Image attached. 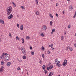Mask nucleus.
I'll use <instances>...</instances> for the list:
<instances>
[{
  "label": "nucleus",
  "mask_w": 76,
  "mask_h": 76,
  "mask_svg": "<svg viewBox=\"0 0 76 76\" xmlns=\"http://www.w3.org/2000/svg\"><path fill=\"white\" fill-rule=\"evenodd\" d=\"M20 29L21 30H23V25H21Z\"/></svg>",
  "instance_id": "12"
},
{
  "label": "nucleus",
  "mask_w": 76,
  "mask_h": 76,
  "mask_svg": "<svg viewBox=\"0 0 76 76\" xmlns=\"http://www.w3.org/2000/svg\"><path fill=\"white\" fill-rule=\"evenodd\" d=\"M50 17H51L52 18H53V15H52L51 14H50Z\"/></svg>",
  "instance_id": "30"
},
{
  "label": "nucleus",
  "mask_w": 76,
  "mask_h": 76,
  "mask_svg": "<svg viewBox=\"0 0 76 76\" xmlns=\"http://www.w3.org/2000/svg\"><path fill=\"white\" fill-rule=\"evenodd\" d=\"M75 15H76V12H75Z\"/></svg>",
  "instance_id": "57"
},
{
  "label": "nucleus",
  "mask_w": 76,
  "mask_h": 76,
  "mask_svg": "<svg viewBox=\"0 0 76 76\" xmlns=\"http://www.w3.org/2000/svg\"><path fill=\"white\" fill-rule=\"evenodd\" d=\"M12 4H15V3H14V2H12Z\"/></svg>",
  "instance_id": "55"
},
{
  "label": "nucleus",
  "mask_w": 76,
  "mask_h": 76,
  "mask_svg": "<svg viewBox=\"0 0 76 76\" xmlns=\"http://www.w3.org/2000/svg\"><path fill=\"white\" fill-rule=\"evenodd\" d=\"M12 35H11V34H10V33L9 34V36H10H10H11Z\"/></svg>",
  "instance_id": "54"
},
{
  "label": "nucleus",
  "mask_w": 76,
  "mask_h": 76,
  "mask_svg": "<svg viewBox=\"0 0 76 76\" xmlns=\"http://www.w3.org/2000/svg\"><path fill=\"white\" fill-rule=\"evenodd\" d=\"M76 15H74L73 16V18H75V17H76Z\"/></svg>",
  "instance_id": "45"
},
{
  "label": "nucleus",
  "mask_w": 76,
  "mask_h": 76,
  "mask_svg": "<svg viewBox=\"0 0 76 76\" xmlns=\"http://www.w3.org/2000/svg\"><path fill=\"white\" fill-rule=\"evenodd\" d=\"M56 6H58V5H57V4H56Z\"/></svg>",
  "instance_id": "58"
},
{
  "label": "nucleus",
  "mask_w": 76,
  "mask_h": 76,
  "mask_svg": "<svg viewBox=\"0 0 76 76\" xmlns=\"http://www.w3.org/2000/svg\"><path fill=\"white\" fill-rule=\"evenodd\" d=\"M7 11V15L8 16H9L10 14L11 13V12H12V7H8Z\"/></svg>",
  "instance_id": "1"
},
{
  "label": "nucleus",
  "mask_w": 76,
  "mask_h": 76,
  "mask_svg": "<svg viewBox=\"0 0 76 76\" xmlns=\"http://www.w3.org/2000/svg\"><path fill=\"white\" fill-rule=\"evenodd\" d=\"M58 61H58L57 62H56V63H58Z\"/></svg>",
  "instance_id": "61"
},
{
  "label": "nucleus",
  "mask_w": 76,
  "mask_h": 76,
  "mask_svg": "<svg viewBox=\"0 0 76 76\" xmlns=\"http://www.w3.org/2000/svg\"><path fill=\"white\" fill-rule=\"evenodd\" d=\"M62 13H63V14H64V11H63L62 12Z\"/></svg>",
  "instance_id": "56"
},
{
  "label": "nucleus",
  "mask_w": 76,
  "mask_h": 76,
  "mask_svg": "<svg viewBox=\"0 0 76 76\" xmlns=\"http://www.w3.org/2000/svg\"><path fill=\"white\" fill-rule=\"evenodd\" d=\"M19 49L20 50V48Z\"/></svg>",
  "instance_id": "63"
},
{
  "label": "nucleus",
  "mask_w": 76,
  "mask_h": 76,
  "mask_svg": "<svg viewBox=\"0 0 76 76\" xmlns=\"http://www.w3.org/2000/svg\"><path fill=\"white\" fill-rule=\"evenodd\" d=\"M52 50L53 51H54V48H52Z\"/></svg>",
  "instance_id": "47"
},
{
  "label": "nucleus",
  "mask_w": 76,
  "mask_h": 76,
  "mask_svg": "<svg viewBox=\"0 0 76 76\" xmlns=\"http://www.w3.org/2000/svg\"><path fill=\"white\" fill-rule=\"evenodd\" d=\"M42 50H44V47L43 46L42 47Z\"/></svg>",
  "instance_id": "34"
},
{
  "label": "nucleus",
  "mask_w": 76,
  "mask_h": 76,
  "mask_svg": "<svg viewBox=\"0 0 76 76\" xmlns=\"http://www.w3.org/2000/svg\"><path fill=\"white\" fill-rule=\"evenodd\" d=\"M70 51H72L73 50V49L71 48L70 49Z\"/></svg>",
  "instance_id": "44"
},
{
  "label": "nucleus",
  "mask_w": 76,
  "mask_h": 76,
  "mask_svg": "<svg viewBox=\"0 0 76 76\" xmlns=\"http://www.w3.org/2000/svg\"><path fill=\"white\" fill-rule=\"evenodd\" d=\"M68 28H70V26H68Z\"/></svg>",
  "instance_id": "51"
},
{
  "label": "nucleus",
  "mask_w": 76,
  "mask_h": 76,
  "mask_svg": "<svg viewBox=\"0 0 76 76\" xmlns=\"http://www.w3.org/2000/svg\"><path fill=\"white\" fill-rule=\"evenodd\" d=\"M51 47L50 45H49V47Z\"/></svg>",
  "instance_id": "60"
},
{
  "label": "nucleus",
  "mask_w": 76,
  "mask_h": 76,
  "mask_svg": "<svg viewBox=\"0 0 76 76\" xmlns=\"http://www.w3.org/2000/svg\"><path fill=\"white\" fill-rule=\"evenodd\" d=\"M13 16L12 15V14H11L10 16L8 17V19H10L11 18H13Z\"/></svg>",
  "instance_id": "7"
},
{
  "label": "nucleus",
  "mask_w": 76,
  "mask_h": 76,
  "mask_svg": "<svg viewBox=\"0 0 76 76\" xmlns=\"http://www.w3.org/2000/svg\"><path fill=\"white\" fill-rule=\"evenodd\" d=\"M49 67L50 69L51 70V69H53V66L52 65H51Z\"/></svg>",
  "instance_id": "16"
},
{
  "label": "nucleus",
  "mask_w": 76,
  "mask_h": 76,
  "mask_svg": "<svg viewBox=\"0 0 76 76\" xmlns=\"http://www.w3.org/2000/svg\"><path fill=\"white\" fill-rule=\"evenodd\" d=\"M42 56L43 57V58H44V54H42Z\"/></svg>",
  "instance_id": "35"
},
{
  "label": "nucleus",
  "mask_w": 76,
  "mask_h": 76,
  "mask_svg": "<svg viewBox=\"0 0 76 76\" xmlns=\"http://www.w3.org/2000/svg\"><path fill=\"white\" fill-rule=\"evenodd\" d=\"M14 6H15V7H16V4H14Z\"/></svg>",
  "instance_id": "53"
},
{
  "label": "nucleus",
  "mask_w": 76,
  "mask_h": 76,
  "mask_svg": "<svg viewBox=\"0 0 76 76\" xmlns=\"http://www.w3.org/2000/svg\"><path fill=\"white\" fill-rule=\"evenodd\" d=\"M4 21H3L2 20H0V23H2V24H4Z\"/></svg>",
  "instance_id": "11"
},
{
  "label": "nucleus",
  "mask_w": 76,
  "mask_h": 76,
  "mask_svg": "<svg viewBox=\"0 0 76 76\" xmlns=\"http://www.w3.org/2000/svg\"><path fill=\"white\" fill-rule=\"evenodd\" d=\"M42 68L43 70H45V65H44L42 67Z\"/></svg>",
  "instance_id": "22"
},
{
  "label": "nucleus",
  "mask_w": 76,
  "mask_h": 76,
  "mask_svg": "<svg viewBox=\"0 0 76 76\" xmlns=\"http://www.w3.org/2000/svg\"><path fill=\"white\" fill-rule=\"evenodd\" d=\"M22 40V42L23 44L25 42L24 41V39H23V38H22L21 39Z\"/></svg>",
  "instance_id": "17"
},
{
  "label": "nucleus",
  "mask_w": 76,
  "mask_h": 76,
  "mask_svg": "<svg viewBox=\"0 0 76 76\" xmlns=\"http://www.w3.org/2000/svg\"><path fill=\"white\" fill-rule=\"evenodd\" d=\"M17 70H20V68L19 67H18L17 69Z\"/></svg>",
  "instance_id": "43"
},
{
  "label": "nucleus",
  "mask_w": 76,
  "mask_h": 76,
  "mask_svg": "<svg viewBox=\"0 0 76 76\" xmlns=\"http://www.w3.org/2000/svg\"><path fill=\"white\" fill-rule=\"evenodd\" d=\"M66 63L63 62V63L62 65H63V66H64H64H66Z\"/></svg>",
  "instance_id": "18"
},
{
  "label": "nucleus",
  "mask_w": 76,
  "mask_h": 76,
  "mask_svg": "<svg viewBox=\"0 0 76 76\" xmlns=\"http://www.w3.org/2000/svg\"><path fill=\"white\" fill-rule=\"evenodd\" d=\"M21 51L25 55H26V50L23 47H21Z\"/></svg>",
  "instance_id": "2"
},
{
  "label": "nucleus",
  "mask_w": 76,
  "mask_h": 76,
  "mask_svg": "<svg viewBox=\"0 0 76 76\" xmlns=\"http://www.w3.org/2000/svg\"><path fill=\"white\" fill-rule=\"evenodd\" d=\"M73 6L70 7L69 8V10L71 11V12H72V10H73Z\"/></svg>",
  "instance_id": "10"
},
{
  "label": "nucleus",
  "mask_w": 76,
  "mask_h": 76,
  "mask_svg": "<svg viewBox=\"0 0 76 76\" xmlns=\"http://www.w3.org/2000/svg\"><path fill=\"white\" fill-rule=\"evenodd\" d=\"M47 70H50V67H48L47 68Z\"/></svg>",
  "instance_id": "40"
},
{
  "label": "nucleus",
  "mask_w": 76,
  "mask_h": 76,
  "mask_svg": "<svg viewBox=\"0 0 76 76\" xmlns=\"http://www.w3.org/2000/svg\"><path fill=\"white\" fill-rule=\"evenodd\" d=\"M30 50H32V48L31 47H30Z\"/></svg>",
  "instance_id": "46"
},
{
  "label": "nucleus",
  "mask_w": 76,
  "mask_h": 76,
  "mask_svg": "<svg viewBox=\"0 0 76 76\" xmlns=\"http://www.w3.org/2000/svg\"><path fill=\"white\" fill-rule=\"evenodd\" d=\"M68 48L69 50H70V47L69 46H68Z\"/></svg>",
  "instance_id": "41"
},
{
  "label": "nucleus",
  "mask_w": 76,
  "mask_h": 76,
  "mask_svg": "<svg viewBox=\"0 0 76 76\" xmlns=\"http://www.w3.org/2000/svg\"><path fill=\"white\" fill-rule=\"evenodd\" d=\"M36 3L38 4V0H35Z\"/></svg>",
  "instance_id": "26"
},
{
  "label": "nucleus",
  "mask_w": 76,
  "mask_h": 76,
  "mask_svg": "<svg viewBox=\"0 0 76 76\" xmlns=\"http://www.w3.org/2000/svg\"><path fill=\"white\" fill-rule=\"evenodd\" d=\"M26 38L27 39H29L30 38L29 37L27 36L26 37Z\"/></svg>",
  "instance_id": "25"
},
{
  "label": "nucleus",
  "mask_w": 76,
  "mask_h": 76,
  "mask_svg": "<svg viewBox=\"0 0 76 76\" xmlns=\"http://www.w3.org/2000/svg\"><path fill=\"white\" fill-rule=\"evenodd\" d=\"M64 34L66 36V31H64Z\"/></svg>",
  "instance_id": "42"
},
{
  "label": "nucleus",
  "mask_w": 76,
  "mask_h": 76,
  "mask_svg": "<svg viewBox=\"0 0 76 76\" xmlns=\"http://www.w3.org/2000/svg\"><path fill=\"white\" fill-rule=\"evenodd\" d=\"M9 58H10V56H9V55L7 54L5 56V59L6 60H8L9 59Z\"/></svg>",
  "instance_id": "3"
},
{
  "label": "nucleus",
  "mask_w": 76,
  "mask_h": 76,
  "mask_svg": "<svg viewBox=\"0 0 76 76\" xmlns=\"http://www.w3.org/2000/svg\"><path fill=\"white\" fill-rule=\"evenodd\" d=\"M61 40H63V39H64V37H63V36H61Z\"/></svg>",
  "instance_id": "28"
},
{
  "label": "nucleus",
  "mask_w": 76,
  "mask_h": 76,
  "mask_svg": "<svg viewBox=\"0 0 76 76\" xmlns=\"http://www.w3.org/2000/svg\"><path fill=\"white\" fill-rule=\"evenodd\" d=\"M50 47H51V48H53V44H51Z\"/></svg>",
  "instance_id": "33"
},
{
  "label": "nucleus",
  "mask_w": 76,
  "mask_h": 76,
  "mask_svg": "<svg viewBox=\"0 0 76 76\" xmlns=\"http://www.w3.org/2000/svg\"><path fill=\"white\" fill-rule=\"evenodd\" d=\"M39 63L40 64H41V63H42V61H41V60H40L39 61Z\"/></svg>",
  "instance_id": "36"
},
{
  "label": "nucleus",
  "mask_w": 76,
  "mask_h": 76,
  "mask_svg": "<svg viewBox=\"0 0 76 76\" xmlns=\"http://www.w3.org/2000/svg\"><path fill=\"white\" fill-rule=\"evenodd\" d=\"M48 76H52V75H51V72H50V74H49Z\"/></svg>",
  "instance_id": "39"
},
{
  "label": "nucleus",
  "mask_w": 76,
  "mask_h": 76,
  "mask_svg": "<svg viewBox=\"0 0 76 76\" xmlns=\"http://www.w3.org/2000/svg\"><path fill=\"white\" fill-rule=\"evenodd\" d=\"M56 15L57 17H58V15L57 13L56 14Z\"/></svg>",
  "instance_id": "38"
},
{
  "label": "nucleus",
  "mask_w": 76,
  "mask_h": 76,
  "mask_svg": "<svg viewBox=\"0 0 76 76\" xmlns=\"http://www.w3.org/2000/svg\"><path fill=\"white\" fill-rule=\"evenodd\" d=\"M1 65H3V64H4V61H2L1 62Z\"/></svg>",
  "instance_id": "19"
},
{
  "label": "nucleus",
  "mask_w": 76,
  "mask_h": 76,
  "mask_svg": "<svg viewBox=\"0 0 76 76\" xmlns=\"http://www.w3.org/2000/svg\"><path fill=\"white\" fill-rule=\"evenodd\" d=\"M60 63V61H58V63H54L55 64H56L57 66H58V67H60V66H61V64H59Z\"/></svg>",
  "instance_id": "5"
},
{
  "label": "nucleus",
  "mask_w": 76,
  "mask_h": 76,
  "mask_svg": "<svg viewBox=\"0 0 76 76\" xmlns=\"http://www.w3.org/2000/svg\"><path fill=\"white\" fill-rule=\"evenodd\" d=\"M47 53L48 54H50V53H51V52L50 50L48 51Z\"/></svg>",
  "instance_id": "24"
},
{
  "label": "nucleus",
  "mask_w": 76,
  "mask_h": 76,
  "mask_svg": "<svg viewBox=\"0 0 76 76\" xmlns=\"http://www.w3.org/2000/svg\"><path fill=\"white\" fill-rule=\"evenodd\" d=\"M52 32H51V33H53V32H55V31H56V29H53L52 30Z\"/></svg>",
  "instance_id": "21"
},
{
  "label": "nucleus",
  "mask_w": 76,
  "mask_h": 76,
  "mask_svg": "<svg viewBox=\"0 0 76 76\" xmlns=\"http://www.w3.org/2000/svg\"><path fill=\"white\" fill-rule=\"evenodd\" d=\"M47 29V26L46 25H44L42 27V29L43 31H45Z\"/></svg>",
  "instance_id": "6"
},
{
  "label": "nucleus",
  "mask_w": 76,
  "mask_h": 76,
  "mask_svg": "<svg viewBox=\"0 0 76 76\" xmlns=\"http://www.w3.org/2000/svg\"><path fill=\"white\" fill-rule=\"evenodd\" d=\"M31 54L32 56H34V52L33 51H31Z\"/></svg>",
  "instance_id": "15"
},
{
  "label": "nucleus",
  "mask_w": 76,
  "mask_h": 76,
  "mask_svg": "<svg viewBox=\"0 0 76 76\" xmlns=\"http://www.w3.org/2000/svg\"><path fill=\"white\" fill-rule=\"evenodd\" d=\"M23 59H26V57L25 56H23Z\"/></svg>",
  "instance_id": "23"
},
{
  "label": "nucleus",
  "mask_w": 76,
  "mask_h": 76,
  "mask_svg": "<svg viewBox=\"0 0 76 76\" xmlns=\"http://www.w3.org/2000/svg\"><path fill=\"white\" fill-rule=\"evenodd\" d=\"M1 37H2V35H1Z\"/></svg>",
  "instance_id": "64"
},
{
  "label": "nucleus",
  "mask_w": 76,
  "mask_h": 76,
  "mask_svg": "<svg viewBox=\"0 0 76 76\" xmlns=\"http://www.w3.org/2000/svg\"><path fill=\"white\" fill-rule=\"evenodd\" d=\"M64 63H66H66H67V60H66V59L65 60Z\"/></svg>",
  "instance_id": "20"
},
{
  "label": "nucleus",
  "mask_w": 76,
  "mask_h": 76,
  "mask_svg": "<svg viewBox=\"0 0 76 76\" xmlns=\"http://www.w3.org/2000/svg\"><path fill=\"white\" fill-rule=\"evenodd\" d=\"M7 53H3L2 56H1L0 57L1 59H2V58H3L4 57V56H5V57L7 55Z\"/></svg>",
  "instance_id": "4"
},
{
  "label": "nucleus",
  "mask_w": 76,
  "mask_h": 76,
  "mask_svg": "<svg viewBox=\"0 0 76 76\" xmlns=\"http://www.w3.org/2000/svg\"><path fill=\"white\" fill-rule=\"evenodd\" d=\"M4 68V67L3 66H1V68L0 69V72H3L4 69H3Z\"/></svg>",
  "instance_id": "9"
},
{
  "label": "nucleus",
  "mask_w": 76,
  "mask_h": 76,
  "mask_svg": "<svg viewBox=\"0 0 76 76\" xmlns=\"http://www.w3.org/2000/svg\"><path fill=\"white\" fill-rule=\"evenodd\" d=\"M7 66H8V67H9L10 65H12V63L10 62H8L7 63Z\"/></svg>",
  "instance_id": "8"
},
{
  "label": "nucleus",
  "mask_w": 76,
  "mask_h": 76,
  "mask_svg": "<svg viewBox=\"0 0 76 76\" xmlns=\"http://www.w3.org/2000/svg\"><path fill=\"white\" fill-rule=\"evenodd\" d=\"M67 1H70V0H67Z\"/></svg>",
  "instance_id": "62"
},
{
  "label": "nucleus",
  "mask_w": 76,
  "mask_h": 76,
  "mask_svg": "<svg viewBox=\"0 0 76 76\" xmlns=\"http://www.w3.org/2000/svg\"><path fill=\"white\" fill-rule=\"evenodd\" d=\"M27 75H29V74H28V72H27Z\"/></svg>",
  "instance_id": "59"
},
{
  "label": "nucleus",
  "mask_w": 76,
  "mask_h": 76,
  "mask_svg": "<svg viewBox=\"0 0 76 76\" xmlns=\"http://www.w3.org/2000/svg\"><path fill=\"white\" fill-rule=\"evenodd\" d=\"M68 47H67L66 48V50H68Z\"/></svg>",
  "instance_id": "48"
},
{
  "label": "nucleus",
  "mask_w": 76,
  "mask_h": 76,
  "mask_svg": "<svg viewBox=\"0 0 76 76\" xmlns=\"http://www.w3.org/2000/svg\"><path fill=\"white\" fill-rule=\"evenodd\" d=\"M44 70L45 71V74H47V70H45V69H44Z\"/></svg>",
  "instance_id": "32"
},
{
  "label": "nucleus",
  "mask_w": 76,
  "mask_h": 76,
  "mask_svg": "<svg viewBox=\"0 0 76 76\" xmlns=\"http://www.w3.org/2000/svg\"><path fill=\"white\" fill-rule=\"evenodd\" d=\"M55 63H56V62H57V61H58V59H55Z\"/></svg>",
  "instance_id": "31"
},
{
  "label": "nucleus",
  "mask_w": 76,
  "mask_h": 76,
  "mask_svg": "<svg viewBox=\"0 0 76 76\" xmlns=\"http://www.w3.org/2000/svg\"><path fill=\"white\" fill-rule=\"evenodd\" d=\"M40 35L41 37H45V35H44V34H43V33H41L40 34Z\"/></svg>",
  "instance_id": "14"
},
{
  "label": "nucleus",
  "mask_w": 76,
  "mask_h": 76,
  "mask_svg": "<svg viewBox=\"0 0 76 76\" xmlns=\"http://www.w3.org/2000/svg\"><path fill=\"white\" fill-rule=\"evenodd\" d=\"M36 15H38V16H39V12L38 11H37L35 13Z\"/></svg>",
  "instance_id": "13"
},
{
  "label": "nucleus",
  "mask_w": 76,
  "mask_h": 76,
  "mask_svg": "<svg viewBox=\"0 0 76 76\" xmlns=\"http://www.w3.org/2000/svg\"><path fill=\"white\" fill-rule=\"evenodd\" d=\"M18 37L17 36L16 37V39H18Z\"/></svg>",
  "instance_id": "50"
},
{
  "label": "nucleus",
  "mask_w": 76,
  "mask_h": 76,
  "mask_svg": "<svg viewBox=\"0 0 76 76\" xmlns=\"http://www.w3.org/2000/svg\"><path fill=\"white\" fill-rule=\"evenodd\" d=\"M17 27H18L19 26V24H18L17 25Z\"/></svg>",
  "instance_id": "49"
},
{
  "label": "nucleus",
  "mask_w": 76,
  "mask_h": 76,
  "mask_svg": "<svg viewBox=\"0 0 76 76\" xmlns=\"http://www.w3.org/2000/svg\"><path fill=\"white\" fill-rule=\"evenodd\" d=\"M74 45H75V47H76V44H75Z\"/></svg>",
  "instance_id": "52"
},
{
  "label": "nucleus",
  "mask_w": 76,
  "mask_h": 76,
  "mask_svg": "<svg viewBox=\"0 0 76 76\" xmlns=\"http://www.w3.org/2000/svg\"><path fill=\"white\" fill-rule=\"evenodd\" d=\"M21 8H22V9H23V10H25V8L23 6H21Z\"/></svg>",
  "instance_id": "27"
},
{
  "label": "nucleus",
  "mask_w": 76,
  "mask_h": 76,
  "mask_svg": "<svg viewBox=\"0 0 76 76\" xmlns=\"http://www.w3.org/2000/svg\"><path fill=\"white\" fill-rule=\"evenodd\" d=\"M53 24V22L52 21H50V25L51 26H52V25Z\"/></svg>",
  "instance_id": "29"
},
{
  "label": "nucleus",
  "mask_w": 76,
  "mask_h": 76,
  "mask_svg": "<svg viewBox=\"0 0 76 76\" xmlns=\"http://www.w3.org/2000/svg\"><path fill=\"white\" fill-rule=\"evenodd\" d=\"M51 75H54V72H52L51 73Z\"/></svg>",
  "instance_id": "37"
}]
</instances>
